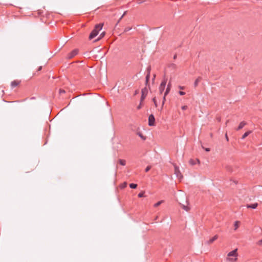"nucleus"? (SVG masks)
Returning a JSON list of instances; mask_svg holds the SVG:
<instances>
[{
	"label": "nucleus",
	"instance_id": "f257e3e1",
	"mask_svg": "<svg viewBox=\"0 0 262 262\" xmlns=\"http://www.w3.org/2000/svg\"><path fill=\"white\" fill-rule=\"evenodd\" d=\"M104 23H99L95 25L94 29L90 33L89 39L92 40L95 38L99 33V31L102 29Z\"/></svg>",
	"mask_w": 262,
	"mask_h": 262
},
{
	"label": "nucleus",
	"instance_id": "f03ea898",
	"mask_svg": "<svg viewBox=\"0 0 262 262\" xmlns=\"http://www.w3.org/2000/svg\"><path fill=\"white\" fill-rule=\"evenodd\" d=\"M237 254H237V249H235L229 252L227 254V256L228 257H235V258L230 259V260H232L233 261H234L237 259V258H236V257H237Z\"/></svg>",
	"mask_w": 262,
	"mask_h": 262
},
{
	"label": "nucleus",
	"instance_id": "7ed1b4c3",
	"mask_svg": "<svg viewBox=\"0 0 262 262\" xmlns=\"http://www.w3.org/2000/svg\"><path fill=\"white\" fill-rule=\"evenodd\" d=\"M148 120V124L149 126H154L156 125L155 118L152 114L149 115Z\"/></svg>",
	"mask_w": 262,
	"mask_h": 262
},
{
	"label": "nucleus",
	"instance_id": "20e7f679",
	"mask_svg": "<svg viewBox=\"0 0 262 262\" xmlns=\"http://www.w3.org/2000/svg\"><path fill=\"white\" fill-rule=\"evenodd\" d=\"M148 93V89L145 86L141 90V96L140 98L141 102H142L145 99Z\"/></svg>",
	"mask_w": 262,
	"mask_h": 262
},
{
	"label": "nucleus",
	"instance_id": "39448f33",
	"mask_svg": "<svg viewBox=\"0 0 262 262\" xmlns=\"http://www.w3.org/2000/svg\"><path fill=\"white\" fill-rule=\"evenodd\" d=\"M167 83V79L164 78L161 82V84H160L159 89V93L160 94H162V93L164 92L166 85Z\"/></svg>",
	"mask_w": 262,
	"mask_h": 262
},
{
	"label": "nucleus",
	"instance_id": "423d86ee",
	"mask_svg": "<svg viewBox=\"0 0 262 262\" xmlns=\"http://www.w3.org/2000/svg\"><path fill=\"white\" fill-rule=\"evenodd\" d=\"M78 51L79 50L77 49H74L67 55V58L68 59H72L76 55H77Z\"/></svg>",
	"mask_w": 262,
	"mask_h": 262
},
{
	"label": "nucleus",
	"instance_id": "0eeeda50",
	"mask_svg": "<svg viewBox=\"0 0 262 262\" xmlns=\"http://www.w3.org/2000/svg\"><path fill=\"white\" fill-rule=\"evenodd\" d=\"M174 174L179 179L183 178V175L181 174V173L179 170V167L177 165L174 166Z\"/></svg>",
	"mask_w": 262,
	"mask_h": 262
},
{
	"label": "nucleus",
	"instance_id": "6e6552de",
	"mask_svg": "<svg viewBox=\"0 0 262 262\" xmlns=\"http://www.w3.org/2000/svg\"><path fill=\"white\" fill-rule=\"evenodd\" d=\"M171 88V80H170L167 85V88L166 89V91L164 92L165 97H166V96L169 93L170 90Z\"/></svg>",
	"mask_w": 262,
	"mask_h": 262
},
{
	"label": "nucleus",
	"instance_id": "1a4fd4ad",
	"mask_svg": "<svg viewBox=\"0 0 262 262\" xmlns=\"http://www.w3.org/2000/svg\"><path fill=\"white\" fill-rule=\"evenodd\" d=\"M150 74H146L145 76V85L148 86L150 89L149 80H150Z\"/></svg>",
	"mask_w": 262,
	"mask_h": 262
},
{
	"label": "nucleus",
	"instance_id": "9d476101",
	"mask_svg": "<svg viewBox=\"0 0 262 262\" xmlns=\"http://www.w3.org/2000/svg\"><path fill=\"white\" fill-rule=\"evenodd\" d=\"M257 206H258L257 203L247 204V205H246L247 208H251V209H255L257 207Z\"/></svg>",
	"mask_w": 262,
	"mask_h": 262
},
{
	"label": "nucleus",
	"instance_id": "9b49d317",
	"mask_svg": "<svg viewBox=\"0 0 262 262\" xmlns=\"http://www.w3.org/2000/svg\"><path fill=\"white\" fill-rule=\"evenodd\" d=\"M218 238V235H215L214 236H213L212 237H211V238H210L207 242V243L208 244H212L213 242H214L215 240H216Z\"/></svg>",
	"mask_w": 262,
	"mask_h": 262
},
{
	"label": "nucleus",
	"instance_id": "f8f14e48",
	"mask_svg": "<svg viewBox=\"0 0 262 262\" xmlns=\"http://www.w3.org/2000/svg\"><path fill=\"white\" fill-rule=\"evenodd\" d=\"M106 34V32L105 31H103L100 34V35L99 36V37L96 39H95L94 42H95L100 39H101L102 38H103L104 37V36Z\"/></svg>",
	"mask_w": 262,
	"mask_h": 262
},
{
	"label": "nucleus",
	"instance_id": "ddd939ff",
	"mask_svg": "<svg viewBox=\"0 0 262 262\" xmlns=\"http://www.w3.org/2000/svg\"><path fill=\"white\" fill-rule=\"evenodd\" d=\"M246 124H247V123H246L245 121H242L241 122H240L239 124L238 125V127H237V128L236 130H240V129H242V128L244 127V126Z\"/></svg>",
	"mask_w": 262,
	"mask_h": 262
},
{
	"label": "nucleus",
	"instance_id": "4468645a",
	"mask_svg": "<svg viewBox=\"0 0 262 262\" xmlns=\"http://www.w3.org/2000/svg\"><path fill=\"white\" fill-rule=\"evenodd\" d=\"M202 80V77L199 76L194 81V87L195 88L196 87L198 86V84H199V83L200 82V81Z\"/></svg>",
	"mask_w": 262,
	"mask_h": 262
},
{
	"label": "nucleus",
	"instance_id": "2eb2a0df",
	"mask_svg": "<svg viewBox=\"0 0 262 262\" xmlns=\"http://www.w3.org/2000/svg\"><path fill=\"white\" fill-rule=\"evenodd\" d=\"M20 82L17 80H13L11 83V86L12 88H14L17 86L19 84Z\"/></svg>",
	"mask_w": 262,
	"mask_h": 262
},
{
	"label": "nucleus",
	"instance_id": "dca6fc26",
	"mask_svg": "<svg viewBox=\"0 0 262 262\" xmlns=\"http://www.w3.org/2000/svg\"><path fill=\"white\" fill-rule=\"evenodd\" d=\"M252 133L251 130H248L242 136L241 139L243 140L246 138L247 136H248Z\"/></svg>",
	"mask_w": 262,
	"mask_h": 262
},
{
	"label": "nucleus",
	"instance_id": "f3484780",
	"mask_svg": "<svg viewBox=\"0 0 262 262\" xmlns=\"http://www.w3.org/2000/svg\"><path fill=\"white\" fill-rule=\"evenodd\" d=\"M196 161H198V162H200V161L199 159H196L195 160L194 159H190L189 161V163L190 165H194L196 164Z\"/></svg>",
	"mask_w": 262,
	"mask_h": 262
},
{
	"label": "nucleus",
	"instance_id": "a211bd4d",
	"mask_svg": "<svg viewBox=\"0 0 262 262\" xmlns=\"http://www.w3.org/2000/svg\"><path fill=\"white\" fill-rule=\"evenodd\" d=\"M127 13V11H125L124 12L123 14L122 15V16L120 17V18L118 19V20L117 21L116 24L115 25V28H117V26L118 24V23L120 22V21L121 20V19L125 16L126 15Z\"/></svg>",
	"mask_w": 262,
	"mask_h": 262
},
{
	"label": "nucleus",
	"instance_id": "6ab92c4d",
	"mask_svg": "<svg viewBox=\"0 0 262 262\" xmlns=\"http://www.w3.org/2000/svg\"><path fill=\"white\" fill-rule=\"evenodd\" d=\"M137 134L143 140H145L146 139V136H144L143 134L140 132H137Z\"/></svg>",
	"mask_w": 262,
	"mask_h": 262
},
{
	"label": "nucleus",
	"instance_id": "aec40b11",
	"mask_svg": "<svg viewBox=\"0 0 262 262\" xmlns=\"http://www.w3.org/2000/svg\"><path fill=\"white\" fill-rule=\"evenodd\" d=\"M127 183L126 182H124L120 185V188L121 189H124L127 187Z\"/></svg>",
	"mask_w": 262,
	"mask_h": 262
},
{
	"label": "nucleus",
	"instance_id": "412c9836",
	"mask_svg": "<svg viewBox=\"0 0 262 262\" xmlns=\"http://www.w3.org/2000/svg\"><path fill=\"white\" fill-rule=\"evenodd\" d=\"M118 163L122 166H125L126 164V161L123 159H119Z\"/></svg>",
	"mask_w": 262,
	"mask_h": 262
},
{
	"label": "nucleus",
	"instance_id": "4be33fe9",
	"mask_svg": "<svg viewBox=\"0 0 262 262\" xmlns=\"http://www.w3.org/2000/svg\"><path fill=\"white\" fill-rule=\"evenodd\" d=\"M129 186L131 189H136L137 188L138 185L135 183H130Z\"/></svg>",
	"mask_w": 262,
	"mask_h": 262
},
{
	"label": "nucleus",
	"instance_id": "5701e85b",
	"mask_svg": "<svg viewBox=\"0 0 262 262\" xmlns=\"http://www.w3.org/2000/svg\"><path fill=\"white\" fill-rule=\"evenodd\" d=\"M239 224H240V222L239 221H235L234 222V227H235V230L237 229L239 226Z\"/></svg>",
	"mask_w": 262,
	"mask_h": 262
},
{
	"label": "nucleus",
	"instance_id": "b1692460",
	"mask_svg": "<svg viewBox=\"0 0 262 262\" xmlns=\"http://www.w3.org/2000/svg\"><path fill=\"white\" fill-rule=\"evenodd\" d=\"M168 67L171 68L173 70H175L177 68V66L174 63H170L169 64Z\"/></svg>",
	"mask_w": 262,
	"mask_h": 262
},
{
	"label": "nucleus",
	"instance_id": "393cba45",
	"mask_svg": "<svg viewBox=\"0 0 262 262\" xmlns=\"http://www.w3.org/2000/svg\"><path fill=\"white\" fill-rule=\"evenodd\" d=\"M152 102H154V105H155V107H158V103H157V99H156V97H154V98L152 99Z\"/></svg>",
	"mask_w": 262,
	"mask_h": 262
},
{
	"label": "nucleus",
	"instance_id": "a878e982",
	"mask_svg": "<svg viewBox=\"0 0 262 262\" xmlns=\"http://www.w3.org/2000/svg\"><path fill=\"white\" fill-rule=\"evenodd\" d=\"M144 194H145V192L143 191H141L138 193V196L139 198H142V197L144 196V195H145Z\"/></svg>",
	"mask_w": 262,
	"mask_h": 262
},
{
	"label": "nucleus",
	"instance_id": "bb28decb",
	"mask_svg": "<svg viewBox=\"0 0 262 262\" xmlns=\"http://www.w3.org/2000/svg\"><path fill=\"white\" fill-rule=\"evenodd\" d=\"M182 208L183 209H184L185 210L187 211H189V210H190V208H189V207H188V206H185V205H183L182 206Z\"/></svg>",
	"mask_w": 262,
	"mask_h": 262
},
{
	"label": "nucleus",
	"instance_id": "cd10ccee",
	"mask_svg": "<svg viewBox=\"0 0 262 262\" xmlns=\"http://www.w3.org/2000/svg\"><path fill=\"white\" fill-rule=\"evenodd\" d=\"M162 202H163V201H158V202H157L156 203H155L154 204V207H157L158 206L160 205Z\"/></svg>",
	"mask_w": 262,
	"mask_h": 262
},
{
	"label": "nucleus",
	"instance_id": "c85d7f7f",
	"mask_svg": "<svg viewBox=\"0 0 262 262\" xmlns=\"http://www.w3.org/2000/svg\"><path fill=\"white\" fill-rule=\"evenodd\" d=\"M226 170L229 172H232V168L230 166H227L226 167Z\"/></svg>",
	"mask_w": 262,
	"mask_h": 262
},
{
	"label": "nucleus",
	"instance_id": "c756f323",
	"mask_svg": "<svg viewBox=\"0 0 262 262\" xmlns=\"http://www.w3.org/2000/svg\"><path fill=\"white\" fill-rule=\"evenodd\" d=\"M151 166L150 165H148V166H147L145 168V171L146 172H148V171L151 169Z\"/></svg>",
	"mask_w": 262,
	"mask_h": 262
},
{
	"label": "nucleus",
	"instance_id": "7c9ffc66",
	"mask_svg": "<svg viewBox=\"0 0 262 262\" xmlns=\"http://www.w3.org/2000/svg\"><path fill=\"white\" fill-rule=\"evenodd\" d=\"M151 67L148 66L146 69V74H150Z\"/></svg>",
	"mask_w": 262,
	"mask_h": 262
},
{
	"label": "nucleus",
	"instance_id": "2f4dec72",
	"mask_svg": "<svg viewBox=\"0 0 262 262\" xmlns=\"http://www.w3.org/2000/svg\"><path fill=\"white\" fill-rule=\"evenodd\" d=\"M66 93V91L65 90H64L63 89H60L59 90V94L60 95H61L62 94H64Z\"/></svg>",
	"mask_w": 262,
	"mask_h": 262
},
{
	"label": "nucleus",
	"instance_id": "473e14b6",
	"mask_svg": "<svg viewBox=\"0 0 262 262\" xmlns=\"http://www.w3.org/2000/svg\"><path fill=\"white\" fill-rule=\"evenodd\" d=\"M132 29V28L130 27H126L124 30V32H127L130 30Z\"/></svg>",
	"mask_w": 262,
	"mask_h": 262
},
{
	"label": "nucleus",
	"instance_id": "72a5a7b5",
	"mask_svg": "<svg viewBox=\"0 0 262 262\" xmlns=\"http://www.w3.org/2000/svg\"><path fill=\"white\" fill-rule=\"evenodd\" d=\"M178 93L181 96H184L185 95L186 93L184 91H179Z\"/></svg>",
	"mask_w": 262,
	"mask_h": 262
},
{
	"label": "nucleus",
	"instance_id": "f704fd0d",
	"mask_svg": "<svg viewBox=\"0 0 262 262\" xmlns=\"http://www.w3.org/2000/svg\"><path fill=\"white\" fill-rule=\"evenodd\" d=\"M165 101H166V97H165V94H164V96H163V97L162 99V104H163V105H164Z\"/></svg>",
	"mask_w": 262,
	"mask_h": 262
},
{
	"label": "nucleus",
	"instance_id": "c9c22d12",
	"mask_svg": "<svg viewBox=\"0 0 262 262\" xmlns=\"http://www.w3.org/2000/svg\"><path fill=\"white\" fill-rule=\"evenodd\" d=\"M142 102H140V104L137 106V110H140L142 106Z\"/></svg>",
	"mask_w": 262,
	"mask_h": 262
},
{
	"label": "nucleus",
	"instance_id": "e433bc0d",
	"mask_svg": "<svg viewBox=\"0 0 262 262\" xmlns=\"http://www.w3.org/2000/svg\"><path fill=\"white\" fill-rule=\"evenodd\" d=\"M188 106L187 105H183L181 107L182 110L183 111L186 110Z\"/></svg>",
	"mask_w": 262,
	"mask_h": 262
},
{
	"label": "nucleus",
	"instance_id": "4c0bfd02",
	"mask_svg": "<svg viewBox=\"0 0 262 262\" xmlns=\"http://www.w3.org/2000/svg\"><path fill=\"white\" fill-rule=\"evenodd\" d=\"M202 146V148L206 151H207V152H209L210 151V148H205L203 146Z\"/></svg>",
	"mask_w": 262,
	"mask_h": 262
},
{
	"label": "nucleus",
	"instance_id": "58836bf2",
	"mask_svg": "<svg viewBox=\"0 0 262 262\" xmlns=\"http://www.w3.org/2000/svg\"><path fill=\"white\" fill-rule=\"evenodd\" d=\"M179 89H180V90H184L185 89V87L184 86H181V85H179L178 86Z\"/></svg>",
	"mask_w": 262,
	"mask_h": 262
},
{
	"label": "nucleus",
	"instance_id": "ea45409f",
	"mask_svg": "<svg viewBox=\"0 0 262 262\" xmlns=\"http://www.w3.org/2000/svg\"><path fill=\"white\" fill-rule=\"evenodd\" d=\"M42 66H39L38 68L37 71V72L40 71L42 70Z\"/></svg>",
	"mask_w": 262,
	"mask_h": 262
},
{
	"label": "nucleus",
	"instance_id": "a19ab883",
	"mask_svg": "<svg viewBox=\"0 0 262 262\" xmlns=\"http://www.w3.org/2000/svg\"><path fill=\"white\" fill-rule=\"evenodd\" d=\"M139 92V91L138 90H137L135 91V93H134V95H137Z\"/></svg>",
	"mask_w": 262,
	"mask_h": 262
},
{
	"label": "nucleus",
	"instance_id": "79ce46f5",
	"mask_svg": "<svg viewBox=\"0 0 262 262\" xmlns=\"http://www.w3.org/2000/svg\"><path fill=\"white\" fill-rule=\"evenodd\" d=\"M225 138H226V139L227 141H229V138H228L227 134H226V135H225Z\"/></svg>",
	"mask_w": 262,
	"mask_h": 262
},
{
	"label": "nucleus",
	"instance_id": "37998d69",
	"mask_svg": "<svg viewBox=\"0 0 262 262\" xmlns=\"http://www.w3.org/2000/svg\"><path fill=\"white\" fill-rule=\"evenodd\" d=\"M230 181H232L233 183H234L235 185H236L237 184V181L232 180H230Z\"/></svg>",
	"mask_w": 262,
	"mask_h": 262
},
{
	"label": "nucleus",
	"instance_id": "c03bdc74",
	"mask_svg": "<svg viewBox=\"0 0 262 262\" xmlns=\"http://www.w3.org/2000/svg\"><path fill=\"white\" fill-rule=\"evenodd\" d=\"M155 78H156V74H155L154 75L153 78H152V82H154V80H155Z\"/></svg>",
	"mask_w": 262,
	"mask_h": 262
},
{
	"label": "nucleus",
	"instance_id": "a18cd8bd",
	"mask_svg": "<svg viewBox=\"0 0 262 262\" xmlns=\"http://www.w3.org/2000/svg\"><path fill=\"white\" fill-rule=\"evenodd\" d=\"M259 245H262V239L258 242Z\"/></svg>",
	"mask_w": 262,
	"mask_h": 262
},
{
	"label": "nucleus",
	"instance_id": "49530a36",
	"mask_svg": "<svg viewBox=\"0 0 262 262\" xmlns=\"http://www.w3.org/2000/svg\"><path fill=\"white\" fill-rule=\"evenodd\" d=\"M163 106H164V105H163V104H162V106H161V107H160V109L159 110L160 111H162V110H163Z\"/></svg>",
	"mask_w": 262,
	"mask_h": 262
},
{
	"label": "nucleus",
	"instance_id": "de8ad7c7",
	"mask_svg": "<svg viewBox=\"0 0 262 262\" xmlns=\"http://www.w3.org/2000/svg\"><path fill=\"white\" fill-rule=\"evenodd\" d=\"M143 3V1L142 0H138V3L139 4H141Z\"/></svg>",
	"mask_w": 262,
	"mask_h": 262
},
{
	"label": "nucleus",
	"instance_id": "09e8293b",
	"mask_svg": "<svg viewBox=\"0 0 262 262\" xmlns=\"http://www.w3.org/2000/svg\"><path fill=\"white\" fill-rule=\"evenodd\" d=\"M177 54L174 55V56H173V59H176L177 58Z\"/></svg>",
	"mask_w": 262,
	"mask_h": 262
},
{
	"label": "nucleus",
	"instance_id": "8fccbe9b",
	"mask_svg": "<svg viewBox=\"0 0 262 262\" xmlns=\"http://www.w3.org/2000/svg\"><path fill=\"white\" fill-rule=\"evenodd\" d=\"M205 70H206V71L207 70L208 72L210 71V70H209V68L208 67L207 68V69L206 68H205Z\"/></svg>",
	"mask_w": 262,
	"mask_h": 262
}]
</instances>
